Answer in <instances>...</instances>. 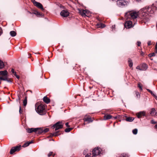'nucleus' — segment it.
Returning a JSON list of instances; mask_svg holds the SVG:
<instances>
[{"label": "nucleus", "instance_id": "nucleus-1", "mask_svg": "<svg viewBox=\"0 0 157 157\" xmlns=\"http://www.w3.org/2000/svg\"><path fill=\"white\" fill-rule=\"evenodd\" d=\"M156 9V7L154 5L148 6H146L141 9V15L144 17L143 19L147 18V17H146L148 15H151V14H153Z\"/></svg>", "mask_w": 157, "mask_h": 157}, {"label": "nucleus", "instance_id": "nucleus-2", "mask_svg": "<svg viewBox=\"0 0 157 157\" xmlns=\"http://www.w3.org/2000/svg\"><path fill=\"white\" fill-rule=\"evenodd\" d=\"M26 131L29 133L34 132L38 134H44L49 131V128H26Z\"/></svg>", "mask_w": 157, "mask_h": 157}, {"label": "nucleus", "instance_id": "nucleus-3", "mask_svg": "<svg viewBox=\"0 0 157 157\" xmlns=\"http://www.w3.org/2000/svg\"><path fill=\"white\" fill-rule=\"evenodd\" d=\"M35 110L36 112L40 115H44L46 114V111L44 105L41 104L37 106L35 105Z\"/></svg>", "mask_w": 157, "mask_h": 157}, {"label": "nucleus", "instance_id": "nucleus-4", "mask_svg": "<svg viewBox=\"0 0 157 157\" xmlns=\"http://www.w3.org/2000/svg\"><path fill=\"white\" fill-rule=\"evenodd\" d=\"M138 15V12L135 11H130L126 13L125 16L127 18L134 19L137 17Z\"/></svg>", "mask_w": 157, "mask_h": 157}, {"label": "nucleus", "instance_id": "nucleus-5", "mask_svg": "<svg viewBox=\"0 0 157 157\" xmlns=\"http://www.w3.org/2000/svg\"><path fill=\"white\" fill-rule=\"evenodd\" d=\"M8 72L6 70L0 71V80L6 81L8 82H11L10 80L7 78Z\"/></svg>", "mask_w": 157, "mask_h": 157}, {"label": "nucleus", "instance_id": "nucleus-6", "mask_svg": "<svg viewBox=\"0 0 157 157\" xmlns=\"http://www.w3.org/2000/svg\"><path fill=\"white\" fill-rule=\"evenodd\" d=\"M78 10L80 14L82 17H88L90 15V12L87 10L78 9Z\"/></svg>", "mask_w": 157, "mask_h": 157}, {"label": "nucleus", "instance_id": "nucleus-7", "mask_svg": "<svg viewBox=\"0 0 157 157\" xmlns=\"http://www.w3.org/2000/svg\"><path fill=\"white\" fill-rule=\"evenodd\" d=\"M104 114V115L103 117V120H107L110 119L114 120L117 118V116L114 117L108 113H105Z\"/></svg>", "mask_w": 157, "mask_h": 157}, {"label": "nucleus", "instance_id": "nucleus-8", "mask_svg": "<svg viewBox=\"0 0 157 157\" xmlns=\"http://www.w3.org/2000/svg\"><path fill=\"white\" fill-rule=\"evenodd\" d=\"M64 123L62 121H58L54 125H51V128H63Z\"/></svg>", "mask_w": 157, "mask_h": 157}, {"label": "nucleus", "instance_id": "nucleus-9", "mask_svg": "<svg viewBox=\"0 0 157 157\" xmlns=\"http://www.w3.org/2000/svg\"><path fill=\"white\" fill-rule=\"evenodd\" d=\"M21 145L12 147L10 150V154H12L16 151H19L21 149Z\"/></svg>", "mask_w": 157, "mask_h": 157}, {"label": "nucleus", "instance_id": "nucleus-10", "mask_svg": "<svg viewBox=\"0 0 157 157\" xmlns=\"http://www.w3.org/2000/svg\"><path fill=\"white\" fill-rule=\"evenodd\" d=\"M83 120L84 122H86L88 123H90L93 121V120L91 117L90 116L89 114H87L85 115L83 118Z\"/></svg>", "mask_w": 157, "mask_h": 157}, {"label": "nucleus", "instance_id": "nucleus-11", "mask_svg": "<svg viewBox=\"0 0 157 157\" xmlns=\"http://www.w3.org/2000/svg\"><path fill=\"white\" fill-rule=\"evenodd\" d=\"M60 128H55V132L53 133H51V136H57L60 135L61 133V131H60L59 129Z\"/></svg>", "mask_w": 157, "mask_h": 157}, {"label": "nucleus", "instance_id": "nucleus-12", "mask_svg": "<svg viewBox=\"0 0 157 157\" xmlns=\"http://www.w3.org/2000/svg\"><path fill=\"white\" fill-rule=\"evenodd\" d=\"M118 6L121 7L127 6L128 4L127 1L123 0H118Z\"/></svg>", "mask_w": 157, "mask_h": 157}, {"label": "nucleus", "instance_id": "nucleus-13", "mask_svg": "<svg viewBox=\"0 0 157 157\" xmlns=\"http://www.w3.org/2000/svg\"><path fill=\"white\" fill-rule=\"evenodd\" d=\"M147 65L145 63H143L140 66H138L136 67L137 69L141 71H145L147 69Z\"/></svg>", "mask_w": 157, "mask_h": 157}, {"label": "nucleus", "instance_id": "nucleus-14", "mask_svg": "<svg viewBox=\"0 0 157 157\" xmlns=\"http://www.w3.org/2000/svg\"><path fill=\"white\" fill-rule=\"evenodd\" d=\"M32 1L34 6L42 10H44L43 6L40 3L36 1L35 0H32Z\"/></svg>", "mask_w": 157, "mask_h": 157}, {"label": "nucleus", "instance_id": "nucleus-15", "mask_svg": "<svg viewBox=\"0 0 157 157\" xmlns=\"http://www.w3.org/2000/svg\"><path fill=\"white\" fill-rule=\"evenodd\" d=\"M100 151L98 148H95L92 151V155L93 156L98 155L100 154Z\"/></svg>", "mask_w": 157, "mask_h": 157}, {"label": "nucleus", "instance_id": "nucleus-16", "mask_svg": "<svg viewBox=\"0 0 157 157\" xmlns=\"http://www.w3.org/2000/svg\"><path fill=\"white\" fill-rule=\"evenodd\" d=\"M69 13L67 10H63L60 13L61 15L63 17H66L69 15Z\"/></svg>", "mask_w": 157, "mask_h": 157}, {"label": "nucleus", "instance_id": "nucleus-17", "mask_svg": "<svg viewBox=\"0 0 157 157\" xmlns=\"http://www.w3.org/2000/svg\"><path fill=\"white\" fill-rule=\"evenodd\" d=\"M125 28L129 29L132 27V23L131 21H127L124 24Z\"/></svg>", "mask_w": 157, "mask_h": 157}, {"label": "nucleus", "instance_id": "nucleus-18", "mask_svg": "<svg viewBox=\"0 0 157 157\" xmlns=\"http://www.w3.org/2000/svg\"><path fill=\"white\" fill-rule=\"evenodd\" d=\"M145 113L144 111H141L138 113L136 114L137 117L138 118H140L143 116H145Z\"/></svg>", "mask_w": 157, "mask_h": 157}, {"label": "nucleus", "instance_id": "nucleus-19", "mask_svg": "<svg viewBox=\"0 0 157 157\" xmlns=\"http://www.w3.org/2000/svg\"><path fill=\"white\" fill-rule=\"evenodd\" d=\"M43 101L46 104H48L50 102L49 98L47 96H45L43 98Z\"/></svg>", "mask_w": 157, "mask_h": 157}, {"label": "nucleus", "instance_id": "nucleus-20", "mask_svg": "<svg viewBox=\"0 0 157 157\" xmlns=\"http://www.w3.org/2000/svg\"><path fill=\"white\" fill-rule=\"evenodd\" d=\"M150 113L151 115L152 116L157 115V112H156V111L155 110V109L154 108H153L151 109Z\"/></svg>", "mask_w": 157, "mask_h": 157}, {"label": "nucleus", "instance_id": "nucleus-21", "mask_svg": "<svg viewBox=\"0 0 157 157\" xmlns=\"http://www.w3.org/2000/svg\"><path fill=\"white\" fill-rule=\"evenodd\" d=\"M128 65L130 67H132L133 66V62L132 60L130 58H128Z\"/></svg>", "mask_w": 157, "mask_h": 157}, {"label": "nucleus", "instance_id": "nucleus-22", "mask_svg": "<svg viewBox=\"0 0 157 157\" xmlns=\"http://www.w3.org/2000/svg\"><path fill=\"white\" fill-rule=\"evenodd\" d=\"M97 26L98 28H104L105 27V24L103 23L97 24Z\"/></svg>", "mask_w": 157, "mask_h": 157}, {"label": "nucleus", "instance_id": "nucleus-23", "mask_svg": "<svg viewBox=\"0 0 157 157\" xmlns=\"http://www.w3.org/2000/svg\"><path fill=\"white\" fill-rule=\"evenodd\" d=\"M134 120V118L132 117H127L125 119L126 121L129 122H132Z\"/></svg>", "mask_w": 157, "mask_h": 157}, {"label": "nucleus", "instance_id": "nucleus-24", "mask_svg": "<svg viewBox=\"0 0 157 157\" xmlns=\"http://www.w3.org/2000/svg\"><path fill=\"white\" fill-rule=\"evenodd\" d=\"M10 34L13 37L16 35V33L15 31H12L10 32Z\"/></svg>", "mask_w": 157, "mask_h": 157}, {"label": "nucleus", "instance_id": "nucleus-25", "mask_svg": "<svg viewBox=\"0 0 157 157\" xmlns=\"http://www.w3.org/2000/svg\"><path fill=\"white\" fill-rule=\"evenodd\" d=\"M5 66L4 64L3 61L0 60V69H1L4 67Z\"/></svg>", "mask_w": 157, "mask_h": 157}, {"label": "nucleus", "instance_id": "nucleus-26", "mask_svg": "<svg viewBox=\"0 0 157 157\" xmlns=\"http://www.w3.org/2000/svg\"><path fill=\"white\" fill-rule=\"evenodd\" d=\"M71 122H66L65 123L66 127L69 128L71 126Z\"/></svg>", "mask_w": 157, "mask_h": 157}, {"label": "nucleus", "instance_id": "nucleus-27", "mask_svg": "<svg viewBox=\"0 0 157 157\" xmlns=\"http://www.w3.org/2000/svg\"><path fill=\"white\" fill-rule=\"evenodd\" d=\"M23 103V105L24 106H25L27 104V99L26 97L25 98V99L24 100Z\"/></svg>", "mask_w": 157, "mask_h": 157}, {"label": "nucleus", "instance_id": "nucleus-28", "mask_svg": "<svg viewBox=\"0 0 157 157\" xmlns=\"http://www.w3.org/2000/svg\"><path fill=\"white\" fill-rule=\"evenodd\" d=\"M73 128H66L64 131L66 132H68L72 130Z\"/></svg>", "mask_w": 157, "mask_h": 157}, {"label": "nucleus", "instance_id": "nucleus-29", "mask_svg": "<svg viewBox=\"0 0 157 157\" xmlns=\"http://www.w3.org/2000/svg\"><path fill=\"white\" fill-rule=\"evenodd\" d=\"M55 155V154H53V152H50L48 154V157H50L52 155L53 156H54Z\"/></svg>", "mask_w": 157, "mask_h": 157}, {"label": "nucleus", "instance_id": "nucleus-30", "mask_svg": "<svg viewBox=\"0 0 157 157\" xmlns=\"http://www.w3.org/2000/svg\"><path fill=\"white\" fill-rule=\"evenodd\" d=\"M138 130L136 128H135L132 130V132L134 134H136L137 133Z\"/></svg>", "mask_w": 157, "mask_h": 157}, {"label": "nucleus", "instance_id": "nucleus-31", "mask_svg": "<svg viewBox=\"0 0 157 157\" xmlns=\"http://www.w3.org/2000/svg\"><path fill=\"white\" fill-rule=\"evenodd\" d=\"M29 145V142H27L26 143H25L22 146L23 147H25L27 146H28Z\"/></svg>", "mask_w": 157, "mask_h": 157}, {"label": "nucleus", "instance_id": "nucleus-32", "mask_svg": "<svg viewBox=\"0 0 157 157\" xmlns=\"http://www.w3.org/2000/svg\"><path fill=\"white\" fill-rule=\"evenodd\" d=\"M35 14L38 17L42 15V14L38 12H37L36 13H35Z\"/></svg>", "mask_w": 157, "mask_h": 157}, {"label": "nucleus", "instance_id": "nucleus-33", "mask_svg": "<svg viewBox=\"0 0 157 157\" xmlns=\"http://www.w3.org/2000/svg\"><path fill=\"white\" fill-rule=\"evenodd\" d=\"M64 60L65 62L67 63H68V59L67 58H64Z\"/></svg>", "mask_w": 157, "mask_h": 157}, {"label": "nucleus", "instance_id": "nucleus-34", "mask_svg": "<svg viewBox=\"0 0 157 157\" xmlns=\"http://www.w3.org/2000/svg\"><path fill=\"white\" fill-rule=\"evenodd\" d=\"M138 87L141 90H142V86L141 85L140 83L138 84Z\"/></svg>", "mask_w": 157, "mask_h": 157}, {"label": "nucleus", "instance_id": "nucleus-35", "mask_svg": "<svg viewBox=\"0 0 157 157\" xmlns=\"http://www.w3.org/2000/svg\"><path fill=\"white\" fill-rule=\"evenodd\" d=\"M11 72L14 74V75H16V72L14 71V70L13 68L12 69Z\"/></svg>", "mask_w": 157, "mask_h": 157}, {"label": "nucleus", "instance_id": "nucleus-36", "mask_svg": "<svg viewBox=\"0 0 157 157\" xmlns=\"http://www.w3.org/2000/svg\"><path fill=\"white\" fill-rule=\"evenodd\" d=\"M136 97L137 98L140 97V94H139V92H136Z\"/></svg>", "mask_w": 157, "mask_h": 157}, {"label": "nucleus", "instance_id": "nucleus-37", "mask_svg": "<svg viewBox=\"0 0 157 157\" xmlns=\"http://www.w3.org/2000/svg\"><path fill=\"white\" fill-rule=\"evenodd\" d=\"M155 56V54L154 53H152V54H150L148 55V56L149 57H152L153 56Z\"/></svg>", "mask_w": 157, "mask_h": 157}, {"label": "nucleus", "instance_id": "nucleus-38", "mask_svg": "<svg viewBox=\"0 0 157 157\" xmlns=\"http://www.w3.org/2000/svg\"><path fill=\"white\" fill-rule=\"evenodd\" d=\"M151 123L152 124H156V122L154 120H151Z\"/></svg>", "mask_w": 157, "mask_h": 157}, {"label": "nucleus", "instance_id": "nucleus-39", "mask_svg": "<svg viewBox=\"0 0 157 157\" xmlns=\"http://www.w3.org/2000/svg\"><path fill=\"white\" fill-rule=\"evenodd\" d=\"M19 112L20 113H22V110L21 109V106H20L19 107Z\"/></svg>", "mask_w": 157, "mask_h": 157}, {"label": "nucleus", "instance_id": "nucleus-40", "mask_svg": "<svg viewBox=\"0 0 157 157\" xmlns=\"http://www.w3.org/2000/svg\"><path fill=\"white\" fill-rule=\"evenodd\" d=\"M155 52L157 53V42L156 43L155 46Z\"/></svg>", "mask_w": 157, "mask_h": 157}, {"label": "nucleus", "instance_id": "nucleus-41", "mask_svg": "<svg viewBox=\"0 0 157 157\" xmlns=\"http://www.w3.org/2000/svg\"><path fill=\"white\" fill-rule=\"evenodd\" d=\"M91 154H87L86 156L85 157H90L91 156Z\"/></svg>", "mask_w": 157, "mask_h": 157}, {"label": "nucleus", "instance_id": "nucleus-42", "mask_svg": "<svg viewBox=\"0 0 157 157\" xmlns=\"http://www.w3.org/2000/svg\"><path fill=\"white\" fill-rule=\"evenodd\" d=\"M137 45L138 46H139L140 45V44H141V42L139 41H138L137 42Z\"/></svg>", "mask_w": 157, "mask_h": 157}, {"label": "nucleus", "instance_id": "nucleus-43", "mask_svg": "<svg viewBox=\"0 0 157 157\" xmlns=\"http://www.w3.org/2000/svg\"><path fill=\"white\" fill-rule=\"evenodd\" d=\"M153 96H154L155 98V99L157 100V96H156L155 94H153Z\"/></svg>", "mask_w": 157, "mask_h": 157}, {"label": "nucleus", "instance_id": "nucleus-44", "mask_svg": "<svg viewBox=\"0 0 157 157\" xmlns=\"http://www.w3.org/2000/svg\"><path fill=\"white\" fill-rule=\"evenodd\" d=\"M151 41H149L147 43V44H148V45L149 46V45H150L151 44Z\"/></svg>", "mask_w": 157, "mask_h": 157}, {"label": "nucleus", "instance_id": "nucleus-45", "mask_svg": "<svg viewBox=\"0 0 157 157\" xmlns=\"http://www.w3.org/2000/svg\"><path fill=\"white\" fill-rule=\"evenodd\" d=\"M115 25H112V28L113 29H114L115 28Z\"/></svg>", "mask_w": 157, "mask_h": 157}, {"label": "nucleus", "instance_id": "nucleus-46", "mask_svg": "<svg viewBox=\"0 0 157 157\" xmlns=\"http://www.w3.org/2000/svg\"><path fill=\"white\" fill-rule=\"evenodd\" d=\"M15 76H16V78H19V76L18 75H17V74H16V75H14Z\"/></svg>", "mask_w": 157, "mask_h": 157}, {"label": "nucleus", "instance_id": "nucleus-47", "mask_svg": "<svg viewBox=\"0 0 157 157\" xmlns=\"http://www.w3.org/2000/svg\"><path fill=\"white\" fill-rule=\"evenodd\" d=\"M29 144H30L33 143V141H31L30 142H29Z\"/></svg>", "mask_w": 157, "mask_h": 157}, {"label": "nucleus", "instance_id": "nucleus-48", "mask_svg": "<svg viewBox=\"0 0 157 157\" xmlns=\"http://www.w3.org/2000/svg\"><path fill=\"white\" fill-rule=\"evenodd\" d=\"M1 31H2L1 29L0 28V36L1 35V34L2 33V32Z\"/></svg>", "mask_w": 157, "mask_h": 157}, {"label": "nucleus", "instance_id": "nucleus-49", "mask_svg": "<svg viewBox=\"0 0 157 157\" xmlns=\"http://www.w3.org/2000/svg\"><path fill=\"white\" fill-rule=\"evenodd\" d=\"M150 93L152 95H153V94H154L151 91H150Z\"/></svg>", "mask_w": 157, "mask_h": 157}, {"label": "nucleus", "instance_id": "nucleus-50", "mask_svg": "<svg viewBox=\"0 0 157 157\" xmlns=\"http://www.w3.org/2000/svg\"><path fill=\"white\" fill-rule=\"evenodd\" d=\"M18 98L19 100H20L21 98H20V97L19 96H18Z\"/></svg>", "mask_w": 157, "mask_h": 157}, {"label": "nucleus", "instance_id": "nucleus-51", "mask_svg": "<svg viewBox=\"0 0 157 157\" xmlns=\"http://www.w3.org/2000/svg\"><path fill=\"white\" fill-rule=\"evenodd\" d=\"M155 128H157V124L155 125Z\"/></svg>", "mask_w": 157, "mask_h": 157}, {"label": "nucleus", "instance_id": "nucleus-52", "mask_svg": "<svg viewBox=\"0 0 157 157\" xmlns=\"http://www.w3.org/2000/svg\"><path fill=\"white\" fill-rule=\"evenodd\" d=\"M147 90L149 92H150V91H151L149 89H147Z\"/></svg>", "mask_w": 157, "mask_h": 157}, {"label": "nucleus", "instance_id": "nucleus-53", "mask_svg": "<svg viewBox=\"0 0 157 157\" xmlns=\"http://www.w3.org/2000/svg\"><path fill=\"white\" fill-rule=\"evenodd\" d=\"M27 12H28V13H30V14H31V13L29 11H27Z\"/></svg>", "mask_w": 157, "mask_h": 157}, {"label": "nucleus", "instance_id": "nucleus-54", "mask_svg": "<svg viewBox=\"0 0 157 157\" xmlns=\"http://www.w3.org/2000/svg\"><path fill=\"white\" fill-rule=\"evenodd\" d=\"M60 7H63V6L61 5H60Z\"/></svg>", "mask_w": 157, "mask_h": 157}, {"label": "nucleus", "instance_id": "nucleus-55", "mask_svg": "<svg viewBox=\"0 0 157 157\" xmlns=\"http://www.w3.org/2000/svg\"><path fill=\"white\" fill-rule=\"evenodd\" d=\"M136 0L137 1H138V2H139V1H140L141 0Z\"/></svg>", "mask_w": 157, "mask_h": 157}, {"label": "nucleus", "instance_id": "nucleus-56", "mask_svg": "<svg viewBox=\"0 0 157 157\" xmlns=\"http://www.w3.org/2000/svg\"><path fill=\"white\" fill-rule=\"evenodd\" d=\"M118 118H119V115H118Z\"/></svg>", "mask_w": 157, "mask_h": 157}]
</instances>
